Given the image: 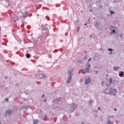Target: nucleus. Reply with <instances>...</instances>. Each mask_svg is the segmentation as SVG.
I'll use <instances>...</instances> for the list:
<instances>
[{
    "mask_svg": "<svg viewBox=\"0 0 124 124\" xmlns=\"http://www.w3.org/2000/svg\"><path fill=\"white\" fill-rule=\"evenodd\" d=\"M90 68H91V64H90V62H87L86 64V68L85 69V70L87 73H89L90 71Z\"/></svg>",
    "mask_w": 124,
    "mask_h": 124,
    "instance_id": "obj_1",
    "label": "nucleus"
},
{
    "mask_svg": "<svg viewBox=\"0 0 124 124\" xmlns=\"http://www.w3.org/2000/svg\"><path fill=\"white\" fill-rule=\"evenodd\" d=\"M117 93V90L111 89V91L109 93V94H112L113 95H116Z\"/></svg>",
    "mask_w": 124,
    "mask_h": 124,
    "instance_id": "obj_2",
    "label": "nucleus"
},
{
    "mask_svg": "<svg viewBox=\"0 0 124 124\" xmlns=\"http://www.w3.org/2000/svg\"><path fill=\"white\" fill-rule=\"evenodd\" d=\"M85 82L86 85H88V84H90V83H91V79H90V78H85Z\"/></svg>",
    "mask_w": 124,
    "mask_h": 124,
    "instance_id": "obj_3",
    "label": "nucleus"
},
{
    "mask_svg": "<svg viewBox=\"0 0 124 124\" xmlns=\"http://www.w3.org/2000/svg\"><path fill=\"white\" fill-rule=\"evenodd\" d=\"M71 81V76L68 78L67 80L66 81L67 84H69V83H70Z\"/></svg>",
    "mask_w": 124,
    "mask_h": 124,
    "instance_id": "obj_4",
    "label": "nucleus"
},
{
    "mask_svg": "<svg viewBox=\"0 0 124 124\" xmlns=\"http://www.w3.org/2000/svg\"><path fill=\"white\" fill-rule=\"evenodd\" d=\"M12 112V111L10 110H7L6 111V114H7V115H10V114H11Z\"/></svg>",
    "mask_w": 124,
    "mask_h": 124,
    "instance_id": "obj_5",
    "label": "nucleus"
},
{
    "mask_svg": "<svg viewBox=\"0 0 124 124\" xmlns=\"http://www.w3.org/2000/svg\"><path fill=\"white\" fill-rule=\"evenodd\" d=\"M124 76V72L121 71L120 74H119V77H123Z\"/></svg>",
    "mask_w": 124,
    "mask_h": 124,
    "instance_id": "obj_6",
    "label": "nucleus"
},
{
    "mask_svg": "<svg viewBox=\"0 0 124 124\" xmlns=\"http://www.w3.org/2000/svg\"><path fill=\"white\" fill-rule=\"evenodd\" d=\"M23 18H26L28 17V13H25L23 15Z\"/></svg>",
    "mask_w": 124,
    "mask_h": 124,
    "instance_id": "obj_7",
    "label": "nucleus"
},
{
    "mask_svg": "<svg viewBox=\"0 0 124 124\" xmlns=\"http://www.w3.org/2000/svg\"><path fill=\"white\" fill-rule=\"evenodd\" d=\"M38 123V120H34L33 121L34 124H37Z\"/></svg>",
    "mask_w": 124,
    "mask_h": 124,
    "instance_id": "obj_8",
    "label": "nucleus"
},
{
    "mask_svg": "<svg viewBox=\"0 0 124 124\" xmlns=\"http://www.w3.org/2000/svg\"><path fill=\"white\" fill-rule=\"evenodd\" d=\"M26 56L27 59H30V58H31V55H30V54H27Z\"/></svg>",
    "mask_w": 124,
    "mask_h": 124,
    "instance_id": "obj_9",
    "label": "nucleus"
},
{
    "mask_svg": "<svg viewBox=\"0 0 124 124\" xmlns=\"http://www.w3.org/2000/svg\"><path fill=\"white\" fill-rule=\"evenodd\" d=\"M82 62H83V60H82L81 59L78 60V62H79V63H82Z\"/></svg>",
    "mask_w": 124,
    "mask_h": 124,
    "instance_id": "obj_10",
    "label": "nucleus"
},
{
    "mask_svg": "<svg viewBox=\"0 0 124 124\" xmlns=\"http://www.w3.org/2000/svg\"><path fill=\"white\" fill-rule=\"evenodd\" d=\"M41 75H42V78H46V77H47L46 76V75L42 74Z\"/></svg>",
    "mask_w": 124,
    "mask_h": 124,
    "instance_id": "obj_11",
    "label": "nucleus"
},
{
    "mask_svg": "<svg viewBox=\"0 0 124 124\" xmlns=\"http://www.w3.org/2000/svg\"><path fill=\"white\" fill-rule=\"evenodd\" d=\"M112 82H113V79L112 78H109V84L110 85L112 84Z\"/></svg>",
    "mask_w": 124,
    "mask_h": 124,
    "instance_id": "obj_12",
    "label": "nucleus"
},
{
    "mask_svg": "<svg viewBox=\"0 0 124 124\" xmlns=\"http://www.w3.org/2000/svg\"><path fill=\"white\" fill-rule=\"evenodd\" d=\"M68 74L70 75V76H71V74H72V72L71 71H69L68 72Z\"/></svg>",
    "mask_w": 124,
    "mask_h": 124,
    "instance_id": "obj_13",
    "label": "nucleus"
},
{
    "mask_svg": "<svg viewBox=\"0 0 124 124\" xmlns=\"http://www.w3.org/2000/svg\"><path fill=\"white\" fill-rule=\"evenodd\" d=\"M119 67H114V70L115 71H117V69H119Z\"/></svg>",
    "mask_w": 124,
    "mask_h": 124,
    "instance_id": "obj_14",
    "label": "nucleus"
},
{
    "mask_svg": "<svg viewBox=\"0 0 124 124\" xmlns=\"http://www.w3.org/2000/svg\"><path fill=\"white\" fill-rule=\"evenodd\" d=\"M108 124H113V123L111 122L110 121H108Z\"/></svg>",
    "mask_w": 124,
    "mask_h": 124,
    "instance_id": "obj_15",
    "label": "nucleus"
},
{
    "mask_svg": "<svg viewBox=\"0 0 124 124\" xmlns=\"http://www.w3.org/2000/svg\"><path fill=\"white\" fill-rule=\"evenodd\" d=\"M82 74H86V71L84 70H83L82 72Z\"/></svg>",
    "mask_w": 124,
    "mask_h": 124,
    "instance_id": "obj_16",
    "label": "nucleus"
},
{
    "mask_svg": "<svg viewBox=\"0 0 124 124\" xmlns=\"http://www.w3.org/2000/svg\"><path fill=\"white\" fill-rule=\"evenodd\" d=\"M114 13H115V12L112 11H110V14L111 15H113V14H114Z\"/></svg>",
    "mask_w": 124,
    "mask_h": 124,
    "instance_id": "obj_17",
    "label": "nucleus"
},
{
    "mask_svg": "<svg viewBox=\"0 0 124 124\" xmlns=\"http://www.w3.org/2000/svg\"><path fill=\"white\" fill-rule=\"evenodd\" d=\"M108 50H109V51H110V52H113V49H112V48H108Z\"/></svg>",
    "mask_w": 124,
    "mask_h": 124,
    "instance_id": "obj_18",
    "label": "nucleus"
},
{
    "mask_svg": "<svg viewBox=\"0 0 124 124\" xmlns=\"http://www.w3.org/2000/svg\"><path fill=\"white\" fill-rule=\"evenodd\" d=\"M80 31V27H78V29L77 30V32H78V31Z\"/></svg>",
    "mask_w": 124,
    "mask_h": 124,
    "instance_id": "obj_19",
    "label": "nucleus"
},
{
    "mask_svg": "<svg viewBox=\"0 0 124 124\" xmlns=\"http://www.w3.org/2000/svg\"><path fill=\"white\" fill-rule=\"evenodd\" d=\"M91 103H93V101L90 100V101H89V104H91Z\"/></svg>",
    "mask_w": 124,
    "mask_h": 124,
    "instance_id": "obj_20",
    "label": "nucleus"
},
{
    "mask_svg": "<svg viewBox=\"0 0 124 124\" xmlns=\"http://www.w3.org/2000/svg\"><path fill=\"white\" fill-rule=\"evenodd\" d=\"M112 32L113 33H116V31L115 30H112Z\"/></svg>",
    "mask_w": 124,
    "mask_h": 124,
    "instance_id": "obj_21",
    "label": "nucleus"
},
{
    "mask_svg": "<svg viewBox=\"0 0 124 124\" xmlns=\"http://www.w3.org/2000/svg\"><path fill=\"white\" fill-rule=\"evenodd\" d=\"M123 34H121V35H120V37L121 38H123Z\"/></svg>",
    "mask_w": 124,
    "mask_h": 124,
    "instance_id": "obj_22",
    "label": "nucleus"
},
{
    "mask_svg": "<svg viewBox=\"0 0 124 124\" xmlns=\"http://www.w3.org/2000/svg\"><path fill=\"white\" fill-rule=\"evenodd\" d=\"M91 60H92V58L89 59L88 60V62H90V61H91Z\"/></svg>",
    "mask_w": 124,
    "mask_h": 124,
    "instance_id": "obj_23",
    "label": "nucleus"
},
{
    "mask_svg": "<svg viewBox=\"0 0 124 124\" xmlns=\"http://www.w3.org/2000/svg\"><path fill=\"white\" fill-rule=\"evenodd\" d=\"M44 96H45V95L44 94H43L42 97H44Z\"/></svg>",
    "mask_w": 124,
    "mask_h": 124,
    "instance_id": "obj_24",
    "label": "nucleus"
},
{
    "mask_svg": "<svg viewBox=\"0 0 124 124\" xmlns=\"http://www.w3.org/2000/svg\"><path fill=\"white\" fill-rule=\"evenodd\" d=\"M5 100H6V101H8V98H6Z\"/></svg>",
    "mask_w": 124,
    "mask_h": 124,
    "instance_id": "obj_25",
    "label": "nucleus"
},
{
    "mask_svg": "<svg viewBox=\"0 0 124 124\" xmlns=\"http://www.w3.org/2000/svg\"><path fill=\"white\" fill-rule=\"evenodd\" d=\"M96 74H97V71H95Z\"/></svg>",
    "mask_w": 124,
    "mask_h": 124,
    "instance_id": "obj_26",
    "label": "nucleus"
},
{
    "mask_svg": "<svg viewBox=\"0 0 124 124\" xmlns=\"http://www.w3.org/2000/svg\"><path fill=\"white\" fill-rule=\"evenodd\" d=\"M98 110H100V107H99V108H98Z\"/></svg>",
    "mask_w": 124,
    "mask_h": 124,
    "instance_id": "obj_27",
    "label": "nucleus"
},
{
    "mask_svg": "<svg viewBox=\"0 0 124 124\" xmlns=\"http://www.w3.org/2000/svg\"><path fill=\"white\" fill-rule=\"evenodd\" d=\"M116 124H118V123H119V122H118V121H116Z\"/></svg>",
    "mask_w": 124,
    "mask_h": 124,
    "instance_id": "obj_28",
    "label": "nucleus"
},
{
    "mask_svg": "<svg viewBox=\"0 0 124 124\" xmlns=\"http://www.w3.org/2000/svg\"><path fill=\"white\" fill-rule=\"evenodd\" d=\"M114 109L115 111H117V109H116V108H114Z\"/></svg>",
    "mask_w": 124,
    "mask_h": 124,
    "instance_id": "obj_29",
    "label": "nucleus"
},
{
    "mask_svg": "<svg viewBox=\"0 0 124 124\" xmlns=\"http://www.w3.org/2000/svg\"><path fill=\"white\" fill-rule=\"evenodd\" d=\"M84 26H87V23H85V24H84Z\"/></svg>",
    "mask_w": 124,
    "mask_h": 124,
    "instance_id": "obj_30",
    "label": "nucleus"
},
{
    "mask_svg": "<svg viewBox=\"0 0 124 124\" xmlns=\"http://www.w3.org/2000/svg\"><path fill=\"white\" fill-rule=\"evenodd\" d=\"M45 102H46V100H44Z\"/></svg>",
    "mask_w": 124,
    "mask_h": 124,
    "instance_id": "obj_31",
    "label": "nucleus"
},
{
    "mask_svg": "<svg viewBox=\"0 0 124 124\" xmlns=\"http://www.w3.org/2000/svg\"><path fill=\"white\" fill-rule=\"evenodd\" d=\"M81 124H85L84 123H82Z\"/></svg>",
    "mask_w": 124,
    "mask_h": 124,
    "instance_id": "obj_32",
    "label": "nucleus"
},
{
    "mask_svg": "<svg viewBox=\"0 0 124 124\" xmlns=\"http://www.w3.org/2000/svg\"><path fill=\"white\" fill-rule=\"evenodd\" d=\"M90 37H92V35H90Z\"/></svg>",
    "mask_w": 124,
    "mask_h": 124,
    "instance_id": "obj_33",
    "label": "nucleus"
},
{
    "mask_svg": "<svg viewBox=\"0 0 124 124\" xmlns=\"http://www.w3.org/2000/svg\"><path fill=\"white\" fill-rule=\"evenodd\" d=\"M73 105H74V103H73Z\"/></svg>",
    "mask_w": 124,
    "mask_h": 124,
    "instance_id": "obj_34",
    "label": "nucleus"
},
{
    "mask_svg": "<svg viewBox=\"0 0 124 124\" xmlns=\"http://www.w3.org/2000/svg\"><path fill=\"white\" fill-rule=\"evenodd\" d=\"M90 11H92V10H91Z\"/></svg>",
    "mask_w": 124,
    "mask_h": 124,
    "instance_id": "obj_35",
    "label": "nucleus"
}]
</instances>
